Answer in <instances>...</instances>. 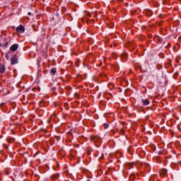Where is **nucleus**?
<instances>
[{"label":"nucleus","instance_id":"6ab92c4d","mask_svg":"<svg viewBox=\"0 0 181 181\" xmlns=\"http://www.w3.org/2000/svg\"><path fill=\"white\" fill-rule=\"evenodd\" d=\"M146 167H147V168H149V165L147 164V165H146Z\"/></svg>","mask_w":181,"mask_h":181},{"label":"nucleus","instance_id":"f03ea898","mask_svg":"<svg viewBox=\"0 0 181 181\" xmlns=\"http://www.w3.org/2000/svg\"><path fill=\"white\" fill-rule=\"evenodd\" d=\"M167 173H168V170L166 169L163 168L160 170V176H161V177H165Z\"/></svg>","mask_w":181,"mask_h":181},{"label":"nucleus","instance_id":"a211bd4d","mask_svg":"<svg viewBox=\"0 0 181 181\" xmlns=\"http://www.w3.org/2000/svg\"><path fill=\"white\" fill-rule=\"evenodd\" d=\"M177 128H178V129H180V127L179 126H177Z\"/></svg>","mask_w":181,"mask_h":181},{"label":"nucleus","instance_id":"9d476101","mask_svg":"<svg viewBox=\"0 0 181 181\" xmlns=\"http://www.w3.org/2000/svg\"><path fill=\"white\" fill-rule=\"evenodd\" d=\"M50 73L53 75L56 74V68L52 69Z\"/></svg>","mask_w":181,"mask_h":181},{"label":"nucleus","instance_id":"0eeeda50","mask_svg":"<svg viewBox=\"0 0 181 181\" xmlns=\"http://www.w3.org/2000/svg\"><path fill=\"white\" fill-rule=\"evenodd\" d=\"M8 142L9 144H13V142H15V139L13 138L8 139Z\"/></svg>","mask_w":181,"mask_h":181},{"label":"nucleus","instance_id":"ddd939ff","mask_svg":"<svg viewBox=\"0 0 181 181\" xmlns=\"http://www.w3.org/2000/svg\"><path fill=\"white\" fill-rule=\"evenodd\" d=\"M127 54H122V59H127Z\"/></svg>","mask_w":181,"mask_h":181},{"label":"nucleus","instance_id":"20e7f679","mask_svg":"<svg viewBox=\"0 0 181 181\" xmlns=\"http://www.w3.org/2000/svg\"><path fill=\"white\" fill-rule=\"evenodd\" d=\"M90 139L91 142H93V141H95V142H97V141H100V136H90Z\"/></svg>","mask_w":181,"mask_h":181},{"label":"nucleus","instance_id":"423d86ee","mask_svg":"<svg viewBox=\"0 0 181 181\" xmlns=\"http://www.w3.org/2000/svg\"><path fill=\"white\" fill-rule=\"evenodd\" d=\"M142 103L144 105H148L149 104V100L146 99H142Z\"/></svg>","mask_w":181,"mask_h":181},{"label":"nucleus","instance_id":"dca6fc26","mask_svg":"<svg viewBox=\"0 0 181 181\" xmlns=\"http://www.w3.org/2000/svg\"><path fill=\"white\" fill-rule=\"evenodd\" d=\"M131 149H132V147H129V148H128V151H129V152H131Z\"/></svg>","mask_w":181,"mask_h":181},{"label":"nucleus","instance_id":"f8f14e48","mask_svg":"<svg viewBox=\"0 0 181 181\" xmlns=\"http://www.w3.org/2000/svg\"><path fill=\"white\" fill-rule=\"evenodd\" d=\"M108 127H110V126H109L108 124H107V123H105V124H103V128H104L105 129H107V128H108Z\"/></svg>","mask_w":181,"mask_h":181},{"label":"nucleus","instance_id":"f257e3e1","mask_svg":"<svg viewBox=\"0 0 181 181\" xmlns=\"http://www.w3.org/2000/svg\"><path fill=\"white\" fill-rule=\"evenodd\" d=\"M17 33H23L25 32V27L22 25L18 26L16 29Z\"/></svg>","mask_w":181,"mask_h":181},{"label":"nucleus","instance_id":"9b49d317","mask_svg":"<svg viewBox=\"0 0 181 181\" xmlns=\"http://www.w3.org/2000/svg\"><path fill=\"white\" fill-rule=\"evenodd\" d=\"M146 15H147V16H152V11H146Z\"/></svg>","mask_w":181,"mask_h":181},{"label":"nucleus","instance_id":"4468645a","mask_svg":"<svg viewBox=\"0 0 181 181\" xmlns=\"http://www.w3.org/2000/svg\"><path fill=\"white\" fill-rule=\"evenodd\" d=\"M8 45V42H6L4 43V47H7Z\"/></svg>","mask_w":181,"mask_h":181},{"label":"nucleus","instance_id":"6e6552de","mask_svg":"<svg viewBox=\"0 0 181 181\" xmlns=\"http://www.w3.org/2000/svg\"><path fill=\"white\" fill-rule=\"evenodd\" d=\"M5 66H2L1 68H0V73H5Z\"/></svg>","mask_w":181,"mask_h":181},{"label":"nucleus","instance_id":"39448f33","mask_svg":"<svg viewBox=\"0 0 181 181\" xmlns=\"http://www.w3.org/2000/svg\"><path fill=\"white\" fill-rule=\"evenodd\" d=\"M18 64V59L16 57H13L11 59V64Z\"/></svg>","mask_w":181,"mask_h":181},{"label":"nucleus","instance_id":"aec40b11","mask_svg":"<svg viewBox=\"0 0 181 181\" xmlns=\"http://www.w3.org/2000/svg\"><path fill=\"white\" fill-rule=\"evenodd\" d=\"M3 105V103L1 104V107Z\"/></svg>","mask_w":181,"mask_h":181},{"label":"nucleus","instance_id":"f3484780","mask_svg":"<svg viewBox=\"0 0 181 181\" xmlns=\"http://www.w3.org/2000/svg\"><path fill=\"white\" fill-rule=\"evenodd\" d=\"M28 15L30 16V15H32V13L28 12Z\"/></svg>","mask_w":181,"mask_h":181},{"label":"nucleus","instance_id":"7ed1b4c3","mask_svg":"<svg viewBox=\"0 0 181 181\" xmlns=\"http://www.w3.org/2000/svg\"><path fill=\"white\" fill-rule=\"evenodd\" d=\"M18 47H19V45H18V44H14L10 47V50H11V52H16Z\"/></svg>","mask_w":181,"mask_h":181},{"label":"nucleus","instance_id":"1a4fd4ad","mask_svg":"<svg viewBox=\"0 0 181 181\" xmlns=\"http://www.w3.org/2000/svg\"><path fill=\"white\" fill-rule=\"evenodd\" d=\"M57 177H59V174L54 175L52 176V180H56V179H57Z\"/></svg>","mask_w":181,"mask_h":181},{"label":"nucleus","instance_id":"2eb2a0df","mask_svg":"<svg viewBox=\"0 0 181 181\" xmlns=\"http://www.w3.org/2000/svg\"><path fill=\"white\" fill-rule=\"evenodd\" d=\"M155 40H158V42L160 41V40L159 39V37H155Z\"/></svg>","mask_w":181,"mask_h":181}]
</instances>
